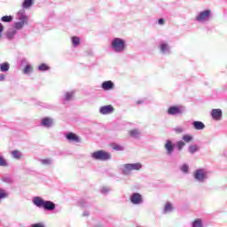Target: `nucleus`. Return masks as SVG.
<instances>
[{
    "instance_id": "412c9836",
    "label": "nucleus",
    "mask_w": 227,
    "mask_h": 227,
    "mask_svg": "<svg viewBox=\"0 0 227 227\" xmlns=\"http://www.w3.org/2000/svg\"><path fill=\"white\" fill-rule=\"evenodd\" d=\"M74 97V91H67L65 93V100H72Z\"/></svg>"
},
{
    "instance_id": "aec40b11",
    "label": "nucleus",
    "mask_w": 227,
    "mask_h": 227,
    "mask_svg": "<svg viewBox=\"0 0 227 227\" xmlns=\"http://www.w3.org/2000/svg\"><path fill=\"white\" fill-rule=\"evenodd\" d=\"M34 4V0H25L23 2V7L24 9H28Z\"/></svg>"
},
{
    "instance_id": "dca6fc26",
    "label": "nucleus",
    "mask_w": 227,
    "mask_h": 227,
    "mask_svg": "<svg viewBox=\"0 0 227 227\" xmlns=\"http://www.w3.org/2000/svg\"><path fill=\"white\" fill-rule=\"evenodd\" d=\"M42 125H43L44 127H51L52 120L51 118H43Z\"/></svg>"
},
{
    "instance_id": "a19ab883",
    "label": "nucleus",
    "mask_w": 227,
    "mask_h": 227,
    "mask_svg": "<svg viewBox=\"0 0 227 227\" xmlns=\"http://www.w3.org/2000/svg\"><path fill=\"white\" fill-rule=\"evenodd\" d=\"M158 23L159 25H165V20L161 18L160 20H159Z\"/></svg>"
},
{
    "instance_id": "72a5a7b5",
    "label": "nucleus",
    "mask_w": 227,
    "mask_h": 227,
    "mask_svg": "<svg viewBox=\"0 0 227 227\" xmlns=\"http://www.w3.org/2000/svg\"><path fill=\"white\" fill-rule=\"evenodd\" d=\"M0 166H3V167H7L8 166L5 159H4V157H2V155H0Z\"/></svg>"
},
{
    "instance_id": "e433bc0d",
    "label": "nucleus",
    "mask_w": 227,
    "mask_h": 227,
    "mask_svg": "<svg viewBox=\"0 0 227 227\" xmlns=\"http://www.w3.org/2000/svg\"><path fill=\"white\" fill-rule=\"evenodd\" d=\"M168 48V44H160V50L162 52H165V51H167Z\"/></svg>"
},
{
    "instance_id": "f704fd0d",
    "label": "nucleus",
    "mask_w": 227,
    "mask_h": 227,
    "mask_svg": "<svg viewBox=\"0 0 227 227\" xmlns=\"http://www.w3.org/2000/svg\"><path fill=\"white\" fill-rule=\"evenodd\" d=\"M42 163L44 165H50V164H51V159H43L42 160Z\"/></svg>"
},
{
    "instance_id": "4be33fe9",
    "label": "nucleus",
    "mask_w": 227,
    "mask_h": 227,
    "mask_svg": "<svg viewBox=\"0 0 227 227\" xmlns=\"http://www.w3.org/2000/svg\"><path fill=\"white\" fill-rule=\"evenodd\" d=\"M10 68V64L5 62V63H1L0 65V70L2 72H6Z\"/></svg>"
},
{
    "instance_id": "f3484780",
    "label": "nucleus",
    "mask_w": 227,
    "mask_h": 227,
    "mask_svg": "<svg viewBox=\"0 0 227 227\" xmlns=\"http://www.w3.org/2000/svg\"><path fill=\"white\" fill-rule=\"evenodd\" d=\"M71 41L73 43V46L74 47H77L79 46V44H81V39L80 37H77V35H74V37H72Z\"/></svg>"
},
{
    "instance_id": "4c0bfd02",
    "label": "nucleus",
    "mask_w": 227,
    "mask_h": 227,
    "mask_svg": "<svg viewBox=\"0 0 227 227\" xmlns=\"http://www.w3.org/2000/svg\"><path fill=\"white\" fill-rule=\"evenodd\" d=\"M4 30V25H2V23H0V39H2V37H3Z\"/></svg>"
},
{
    "instance_id": "79ce46f5",
    "label": "nucleus",
    "mask_w": 227,
    "mask_h": 227,
    "mask_svg": "<svg viewBox=\"0 0 227 227\" xmlns=\"http://www.w3.org/2000/svg\"><path fill=\"white\" fill-rule=\"evenodd\" d=\"M5 75L4 74H0V81H4Z\"/></svg>"
},
{
    "instance_id": "37998d69",
    "label": "nucleus",
    "mask_w": 227,
    "mask_h": 227,
    "mask_svg": "<svg viewBox=\"0 0 227 227\" xmlns=\"http://www.w3.org/2000/svg\"><path fill=\"white\" fill-rule=\"evenodd\" d=\"M137 104H141V102L138 101V102H137Z\"/></svg>"
},
{
    "instance_id": "473e14b6",
    "label": "nucleus",
    "mask_w": 227,
    "mask_h": 227,
    "mask_svg": "<svg viewBox=\"0 0 227 227\" xmlns=\"http://www.w3.org/2000/svg\"><path fill=\"white\" fill-rule=\"evenodd\" d=\"M12 156L14 157V159H21V153L18 150L12 152Z\"/></svg>"
},
{
    "instance_id": "c756f323",
    "label": "nucleus",
    "mask_w": 227,
    "mask_h": 227,
    "mask_svg": "<svg viewBox=\"0 0 227 227\" xmlns=\"http://www.w3.org/2000/svg\"><path fill=\"white\" fill-rule=\"evenodd\" d=\"M39 70H49L50 67L46 63H41L38 67Z\"/></svg>"
},
{
    "instance_id": "ea45409f",
    "label": "nucleus",
    "mask_w": 227,
    "mask_h": 227,
    "mask_svg": "<svg viewBox=\"0 0 227 227\" xmlns=\"http://www.w3.org/2000/svg\"><path fill=\"white\" fill-rule=\"evenodd\" d=\"M175 130L177 134H181L183 132V129H181L180 127H177L176 129H175Z\"/></svg>"
},
{
    "instance_id": "20e7f679",
    "label": "nucleus",
    "mask_w": 227,
    "mask_h": 227,
    "mask_svg": "<svg viewBox=\"0 0 227 227\" xmlns=\"http://www.w3.org/2000/svg\"><path fill=\"white\" fill-rule=\"evenodd\" d=\"M142 164H125L122 169L123 175H129L132 171H139L141 169Z\"/></svg>"
},
{
    "instance_id": "c85d7f7f",
    "label": "nucleus",
    "mask_w": 227,
    "mask_h": 227,
    "mask_svg": "<svg viewBox=\"0 0 227 227\" xmlns=\"http://www.w3.org/2000/svg\"><path fill=\"white\" fill-rule=\"evenodd\" d=\"M199 146L197 145H191V146H189V151L191 153H195V152L199 151Z\"/></svg>"
},
{
    "instance_id": "cd10ccee",
    "label": "nucleus",
    "mask_w": 227,
    "mask_h": 227,
    "mask_svg": "<svg viewBox=\"0 0 227 227\" xmlns=\"http://www.w3.org/2000/svg\"><path fill=\"white\" fill-rule=\"evenodd\" d=\"M12 20H13L12 16H3L1 18V20L4 21V23H11Z\"/></svg>"
},
{
    "instance_id": "f8f14e48",
    "label": "nucleus",
    "mask_w": 227,
    "mask_h": 227,
    "mask_svg": "<svg viewBox=\"0 0 227 227\" xmlns=\"http://www.w3.org/2000/svg\"><path fill=\"white\" fill-rule=\"evenodd\" d=\"M102 88L103 90H113L114 88V82H113V81H104V82H102Z\"/></svg>"
},
{
    "instance_id": "58836bf2",
    "label": "nucleus",
    "mask_w": 227,
    "mask_h": 227,
    "mask_svg": "<svg viewBox=\"0 0 227 227\" xmlns=\"http://www.w3.org/2000/svg\"><path fill=\"white\" fill-rule=\"evenodd\" d=\"M31 227H44L43 223H33Z\"/></svg>"
},
{
    "instance_id": "2f4dec72",
    "label": "nucleus",
    "mask_w": 227,
    "mask_h": 227,
    "mask_svg": "<svg viewBox=\"0 0 227 227\" xmlns=\"http://www.w3.org/2000/svg\"><path fill=\"white\" fill-rule=\"evenodd\" d=\"M176 146L178 150H183V148L185 146L184 141H177Z\"/></svg>"
},
{
    "instance_id": "5701e85b",
    "label": "nucleus",
    "mask_w": 227,
    "mask_h": 227,
    "mask_svg": "<svg viewBox=\"0 0 227 227\" xmlns=\"http://www.w3.org/2000/svg\"><path fill=\"white\" fill-rule=\"evenodd\" d=\"M192 227H202L201 218H196L192 223Z\"/></svg>"
},
{
    "instance_id": "6ab92c4d",
    "label": "nucleus",
    "mask_w": 227,
    "mask_h": 227,
    "mask_svg": "<svg viewBox=\"0 0 227 227\" xmlns=\"http://www.w3.org/2000/svg\"><path fill=\"white\" fill-rule=\"evenodd\" d=\"M34 67L32 65H26L25 67L23 68V73L24 74H30L33 72Z\"/></svg>"
},
{
    "instance_id": "a211bd4d",
    "label": "nucleus",
    "mask_w": 227,
    "mask_h": 227,
    "mask_svg": "<svg viewBox=\"0 0 227 227\" xmlns=\"http://www.w3.org/2000/svg\"><path fill=\"white\" fill-rule=\"evenodd\" d=\"M111 147L113 148V150H115L117 152H121L122 150H124L123 146H121V145H118L116 143H113L111 145Z\"/></svg>"
},
{
    "instance_id": "39448f33",
    "label": "nucleus",
    "mask_w": 227,
    "mask_h": 227,
    "mask_svg": "<svg viewBox=\"0 0 227 227\" xmlns=\"http://www.w3.org/2000/svg\"><path fill=\"white\" fill-rule=\"evenodd\" d=\"M194 178L195 180H199V182H204L207 178V174L204 169H197L194 173Z\"/></svg>"
},
{
    "instance_id": "393cba45",
    "label": "nucleus",
    "mask_w": 227,
    "mask_h": 227,
    "mask_svg": "<svg viewBox=\"0 0 227 227\" xmlns=\"http://www.w3.org/2000/svg\"><path fill=\"white\" fill-rule=\"evenodd\" d=\"M8 192L4 190L3 188H0V202L2 200V199H5L6 197H8Z\"/></svg>"
},
{
    "instance_id": "7c9ffc66",
    "label": "nucleus",
    "mask_w": 227,
    "mask_h": 227,
    "mask_svg": "<svg viewBox=\"0 0 227 227\" xmlns=\"http://www.w3.org/2000/svg\"><path fill=\"white\" fill-rule=\"evenodd\" d=\"M17 34L16 30H12V32H8L6 34V37L8 39H13L14 35Z\"/></svg>"
},
{
    "instance_id": "6e6552de",
    "label": "nucleus",
    "mask_w": 227,
    "mask_h": 227,
    "mask_svg": "<svg viewBox=\"0 0 227 227\" xmlns=\"http://www.w3.org/2000/svg\"><path fill=\"white\" fill-rule=\"evenodd\" d=\"M211 14V11H203L196 17L197 21H206Z\"/></svg>"
},
{
    "instance_id": "2eb2a0df",
    "label": "nucleus",
    "mask_w": 227,
    "mask_h": 227,
    "mask_svg": "<svg viewBox=\"0 0 227 227\" xmlns=\"http://www.w3.org/2000/svg\"><path fill=\"white\" fill-rule=\"evenodd\" d=\"M192 125L196 130H203L205 129V123L203 121H193Z\"/></svg>"
},
{
    "instance_id": "0eeeda50",
    "label": "nucleus",
    "mask_w": 227,
    "mask_h": 227,
    "mask_svg": "<svg viewBox=\"0 0 227 227\" xmlns=\"http://www.w3.org/2000/svg\"><path fill=\"white\" fill-rule=\"evenodd\" d=\"M168 114H181L183 113V108L180 106H171L168 109Z\"/></svg>"
},
{
    "instance_id": "423d86ee",
    "label": "nucleus",
    "mask_w": 227,
    "mask_h": 227,
    "mask_svg": "<svg viewBox=\"0 0 227 227\" xmlns=\"http://www.w3.org/2000/svg\"><path fill=\"white\" fill-rule=\"evenodd\" d=\"M143 200H144L143 195L141 193L137 192H135L130 196V201L133 204H141L143 202Z\"/></svg>"
},
{
    "instance_id": "7ed1b4c3",
    "label": "nucleus",
    "mask_w": 227,
    "mask_h": 227,
    "mask_svg": "<svg viewBox=\"0 0 227 227\" xmlns=\"http://www.w3.org/2000/svg\"><path fill=\"white\" fill-rule=\"evenodd\" d=\"M112 48H114L116 52H121V51H125L126 43L123 41V39L116 37L112 43Z\"/></svg>"
},
{
    "instance_id": "bb28decb",
    "label": "nucleus",
    "mask_w": 227,
    "mask_h": 227,
    "mask_svg": "<svg viewBox=\"0 0 227 227\" xmlns=\"http://www.w3.org/2000/svg\"><path fill=\"white\" fill-rule=\"evenodd\" d=\"M139 134L140 132L137 129L129 130V136H131L132 137H138Z\"/></svg>"
},
{
    "instance_id": "f257e3e1",
    "label": "nucleus",
    "mask_w": 227,
    "mask_h": 227,
    "mask_svg": "<svg viewBox=\"0 0 227 227\" xmlns=\"http://www.w3.org/2000/svg\"><path fill=\"white\" fill-rule=\"evenodd\" d=\"M33 202L38 207H43L48 211H52L53 209L56 208L55 202H52V200H45L42 197H34Z\"/></svg>"
},
{
    "instance_id": "f03ea898",
    "label": "nucleus",
    "mask_w": 227,
    "mask_h": 227,
    "mask_svg": "<svg viewBox=\"0 0 227 227\" xmlns=\"http://www.w3.org/2000/svg\"><path fill=\"white\" fill-rule=\"evenodd\" d=\"M91 157L92 159H95V160H109L112 155L109 152L98 150V152H93V153H91Z\"/></svg>"
},
{
    "instance_id": "1a4fd4ad",
    "label": "nucleus",
    "mask_w": 227,
    "mask_h": 227,
    "mask_svg": "<svg viewBox=\"0 0 227 227\" xmlns=\"http://www.w3.org/2000/svg\"><path fill=\"white\" fill-rule=\"evenodd\" d=\"M99 111H100L101 114H110L111 113H113L114 111V107H113L112 105L102 106V107H100Z\"/></svg>"
},
{
    "instance_id": "4468645a",
    "label": "nucleus",
    "mask_w": 227,
    "mask_h": 227,
    "mask_svg": "<svg viewBox=\"0 0 227 227\" xmlns=\"http://www.w3.org/2000/svg\"><path fill=\"white\" fill-rule=\"evenodd\" d=\"M67 139H68V141H74L76 143H79L80 138L78 136H76V134H74V132H69L67 135Z\"/></svg>"
},
{
    "instance_id": "b1692460",
    "label": "nucleus",
    "mask_w": 227,
    "mask_h": 227,
    "mask_svg": "<svg viewBox=\"0 0 227 227\" xmlns=\"http://www.w3.org/2000/svg\"><path fill=\"white\" fill-rule=\"evenodd\" d=\"M183 139L184 141L186 143H190L191 141L193 140V137L191 136L190 134H185L184 136H183Z\"/></svg>"
},
{
    "instance_id": "9b49d317",
    "label": "nucleus",
    "mask_w": 227,
    "mask_h": 227,
    "mask_svg": "<svg viewBox=\"0 0 227 227\" xmlns=\"http://www.w3.org/2000/svg\"><path fill=\"white\" fill-rule=\"evenodd\" d=\"M27 20V18H26V16H22L21 21H18L17 23L14 24V27L16 28V30H21V28H23Z\"/></svg>"
},
{
    "instance_id": "ddd939ff",
    "label": "nucleus",
    "mask_w": 227,
    "mask_h": 227,
    "mask_svg": "<svg viewBox=\"0 0 227 227\" xmlns=\"http://www.w3.org/2000/svg\"><path fill=\"white\" fill-rule=\"evenodd\" d=\"M165 148H166V150H167L168 155H171V153H173L174 148H175L174 145H173L172 141H170L169 139H168V140L166 141Z\"/></svg>"
},
{
    "instance_id": "c9c22d12",
    "label": "nucleus",
    "mask_w": 227,
    "mask_h": 227,
    "mask_svg": "<svg viewBox=\"0 0 227 227\" xmlns=\"http://www.w3.org/2000/svg\"><path fill=\"white\" fill-rule=\"evenodd\" d=\"M182 171H183V173H188V171H189V166H187L186 164H184V166H182Z\"/></svg>"
},
{
    "instance_id": "9d476101",
    "label": "nucleus",
    "mask_w": 227,
    "mask_h": 227,
    "mask_svg": "<svg viewBox=\"0 0 227 227\" xmlns=\"http://www.w3.org/2000/svg\"><path fill=\"white\" fill-rule=\"evenodd\" d=\"M211 116L214 120H221L223 116L222 109H213L211 111Z\"/></svg>"
},
{
    "instance_id": "a878e982",
    "label": "nucleus",
    "mask_w": 227,
    "mask_h": 227,
    "mask_svg": "<svg viewBox=\"0 0 227 227\" xmlns=\"http://www.w3.org/2000/svg\"><path fill=\"white\" fill-rule=\"evenodd\" d=\"M173 209V204L171 202H167L164 207L165 213H168V211H172Z\"/></svg>"
}]
</instances>
